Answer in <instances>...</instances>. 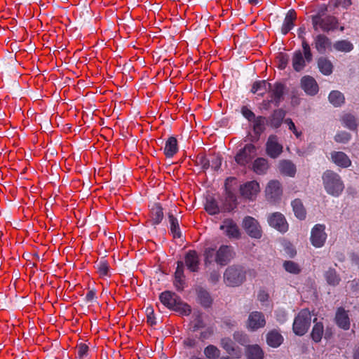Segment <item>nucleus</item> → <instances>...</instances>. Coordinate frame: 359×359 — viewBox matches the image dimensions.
<instances>
[{
    "mask_svg": "<svg viewBox=\"0 0 359 359\" xmlns=\"http://www.w3.org/2000/svg\"><path fill=\"white\" fill-rule=\"evenodd\" d=\"M159 298L163 305L182 316H189L191 313L190 306L182 302L181 298L174 292L165 291L161 294Z\"/></svg>",
    "mask_w": 359,
    "mask_h": 359,
    "instance_id": "1",
    "label": "nucleus"
},
{
    "mask_svg": "<svg viewBox=\"0 0 359 359\" xmlns=\"http://www.w3.org/2000/svg\"><path fill=\"white\" fill-rule=\"evenodd\" d=\"M325 190L329 194L338 196L343 191L344 185L339 175L333 171L327 170L323 175Z\"/></svg>",
    "mask_w": 359,
    "mask_h": 359,
    "instance_id": "2",
    "label": "nucleus"
},
{
    "mask_svg": "<svg viewBox=\"0 0 359 359\" xmlns=\"http://www.w3.org/2000/svg\"><path fill=\"white\" fill-rule=\"evenodd\" d=\"M245 280V272L241 266H230L224 273V280L226 285L236 287Z\"/></svg>",
    "mask_w": 359,
    "mask_h": 359,
    "instance_id": "3",
    "label": "nucleus"
},
{
    "mask_svg": "<svg viewBox=\"0 0 359 359\" xmlns=\"http://www.w3.org/2000/svg\"><path fill=\"white\" fill-rule=\"evenodd\" d=\"M311 322V315L309 309L301 310L293 323V331L297 335L302 336L309 330Z\"/></svg>",
    "mask_w": 359,
    "mask_h": 359,
    "instance_id": "4",
    "label": "nucleus"
},
{
    "mask_svg": "<svg viewBox=\"0 0 359 359\" xmlns=\"http://www.w3.org/2000/svg\"><path fill=\"white\" fill-rule=\"evenodd\" d=\"M312 23L316 31L328 32L337 28V20L334 16L322 17L317 15L312 17Z\"/></svg>",
    "mask_w": 359,
    "mask_h": 359,
    "instance_id": "5",
    "label": "nucleus"
},
{
    "mask_svg": "<svg viewBox=\"0 0 359 359\" xmlns=\"http://www.w3.org/2000/svg\"><path fill=\"white\" fill-rule=\"evenodd\" d=\"M255 155L256 147L252 144H248L237 153L235 161L240 165H245L251 162Z\"/></svg>",
    "mask_w": 359,
    "mask_h": 359,
    "instance_id": "6",
    "label": "nucleus"
},
{
    "mask_svg": "<svg viewBox=\"0 0 359 359\" xmlns=\"http://www.w3.org/2000/svg\"><path fill=\"white\" fill-rule=\"evenodd\" d=\"M243 227L247 233L252 238H260L262 235V228L255 218L247 216L243 219Z\"/></svg>",
    "mask_w": 359,
    "mask_h": 359,
    "instance_id": "7",
    "label": "nucleus"
},
{
    "mask_svg": "<svg viewBox=\"0 0 359 359\" xmlns=\"http://www.w3.org/2000/svg\"><path fill=\"white\" fill-rule=\"evenodd\" d=\"M325 230V226L320 224H316L312 229L310 240L314 247L321 248L324 245L327 239Z\"/></svg>",
    "mask_w": 359,
    "mask_h": 359,
    "instance_id": "8",
    "label": "nucleus"
},
{
    "mask_svg": "<svg viewBox=\"0 0 359 359\" xmlns=\"http://www.w3.org/2000/svg\"><path fill=\"white\" fill-rule=\"evenodd\" d=\"M266 318L263 313L260 311H252L249 314L247 320V327L251 331H256L265 327Z\"/></svg>",
    "mask_w": 359,
    "mask_h": 359,
    "instance_id": "9",
    "label": "nucleus"
},
{
    "mask_svg": "<svg viewBox=\"0 0 359 359\" xmlns=\"http://www.w3.org/2000/svg\"><path fill=\"white\" fill-rule=\"evenodd\" d=\"M283 145L279 143L276 135H270L266 145V154L273 158H276L283 152Z\"/></svg>",
    "mask_w": 359,
    "mask_h": 359,
    "instance_id": "10",
    "label": "nucleus"
},
{
    "mask_svg": "<svg viewBox=\"0 0 359 359\" xmlns=\"http://www.w3.org/2000/svg\"><path fill=\"white\" fill-rule=\"evenodd\" d=\"M259 184L256 181L248 182L241 186L240 191L245 198L254 200L259 192Z\"/></svg>",
    "mask_w": 359,
    "mask_h": 359,
    "instance_id": "11",
    "label": "nucleus"
},
{
    "mask_svg": "<svg viewBox=\"0 0 359 359\" xmlns=\"http://www.w3.org/2000/svg\"><path fill=\"white\" fill-rule=\"evenodd\" d=\"M268 222L270 226L280 232H285L288 229V224L281 213L275 212L271 214L268 218Z\"/></svg>",
    "mask_w": 359,
    "mask_h": 359,
    "instance_id": "12",
    "label": "nucleus"
},
{
    "mask_svg": "<svg viewBox=\"0 0 359 359\" xmlns=\"http://www.w3.org/2000/svg\"><path fill=\"white\" fill-rule=\"evenodd\" d=\"M218 250L215 245L206 246L203 251L204 264L205 266H211L215 263L219 264Z\"/></svg>",
    "mask_w": 359,
    "mask_h": 359,
    "instance_id": "13",
    "label": "nucleus"
},
{
    "mask_svg": "<svg viewBox=\"0 0 359 359\" xmlns=\"http://www.w3.org/2000/svg\"><path fill=\"white\" fill-rule=\"evenodd\" d=\"M219 265H226L234 257L235 253L230 245H222L218 249Z\"/></svg>",
    "mask_w": 359,
    "mask_h": 359,
    "instance_id": "14",
    "label": "nucleus"
},
{
    "mask_svg": "<svg viewBox=\"0 0 359 359\" xmlns=\"http://www.w3.org/2000/svg\"><path fill=\"white\" fill-rule=\"evenodd\" d=\"M221 346L230 355L236 358H241L243 355V351L239 347L235 346L233 341L229 337H224L221 339Z\"/></svg>",
    "mask_w": 359,
    "mask_h": 359,
    "instance_id": "15",
    "label": "nucleus"
},
{
    "mask_svg": "<svg viewBox=\"0 0 359 359\" xmlns=\"http://www.w3.org/2000/svg\"><path fill=\"white\" fill-rule=\"evenodd\" d=\"M220 229L229 238H238L240 236L239 229L232 219L224 220Z\"/></svg>",
    "mask_w": 359,
    "mask_h": 359,
    "instance_id": "16",
    "label": "nucleus"
},
{
    "mask_svg": "<svg viewBox=\"0 0 359 359\" xmlns=\"http://www.w3.org/2000/svg\"><path fill=\"white\" fill-rule=\"evenodd\" d=\"M284 90L285 86L281 83H276L273 86H271V89L269 90L271 97L270 101L274 102L276 106H278L283 100Z\"/></svg>",
    "mask_w": 359,
    "mask_h": 359,
    "instance_id": "17",
    "label": "nucleus"
},
{
    "mask_svg": "<svg viewBox=\"0 0 359 359\" xmlns=\"http://www.w3.org/2000/svg\"><path fill=\"white\" fill-rule=\"evenodd\" d=\"M301 84L304 90L309 95H313L318 91V86L316 80L310 76H304Z\"/></svg>",
    "mask_w": 359,
    "mask_h": 359,
    "instance_id": "18",
    "label": "nucleus"
},
{
    "mask_svg": "<svg viewBox=\"0 0 359 359\" xmlns=\"http://www.w3.org/2000/svg\"><path fill=\"white\" fill-rule=\"evenodd\" d=\"M185 264L187 269L192 271H197L198 269L199 259L198 254L194 250H189L185 255Z\"/></svg>",
    "mask_w": 359,
    "mask_h": 359,
    "instance_id": "19",
    "label": "nucleus"
},
{
    "mask_svg": "<svg viewBox=\"0 0 359 359\" xmlns=\"http://www.w3.org/2000/svg\"><path fill=\"white\" fill-rule=\"evenodd\" d=\"M335 320L339 327L345 330L350 328L349 317L347 312L344 309H338L335 316Z\"/></svg>",
    "mask_w": 359,
    "mask_h": 359,
    "instance_id": "20",
    "label": "nucleus"
},
{
    "mask_svg": "<svg viewBox=\"0 0 359 359\" xmlns=\"http://www.w3.org/2000/svg\"><path fill=\"white\" fill-rule=\"evenodd\" d=\"M296 18V12L294 10H290L287 12L281 27V32L283 34H287L294 27Z\"/></svg>",
    "mask_w": 359,
    "mask_h": 359,
    "instance_id": "21",
    "label": "nucleus"
},
{
    "mask_svg": "<svg viewBox=\"0 0 359 359\" xmlns=\"http://www.w3.org/2000/svg\"><path fill=\"white\" fill-rule=\"evenodd\" d=\"M332 161L338 166L348 168L351 165V161L348 156L341 151H334L331 154Z\"/></svg>",
    "mask_w": 359,
    "mask_h": 359,
    "instance_id": "22",
    "label": "nucleus"
},
{
    "mask_svg": "<svg viewBox=\"0 0 359 359\" xmlns=\"http://www.w3.org/2000/svg\"><path fill=\"white\" fill-rule=\"evenodd\" d=\"M177 140L175 137H170L165 142L163 153L167 158H172L178 151Z\"/></svg>",
    "mask_w": 359,
    "mask_h": 359,
    "instance_id": "23",
    "label": "nucleus"
},
{
    "mask_svg": "<svg viewBox=\"0 0 359 359\" xmlns=\"http://www.w3.org/2000/svg\"><path fill=\"white\" fill-rule=\"evenodd\" d=\"M149 222L152 225H157L161 223L163 218V208L160 204H154L151 210L149 215Z\"/></svg>",
    "mask_w": 359,
    "mask_h": 359,
    "instance_id": "24",
    "label": "nucleus"
},
{
    "mask_svg": "<svg viewBox=\"0 0 359 359\" xmlns=\"http://www.w3.org/2000/svg\"><path fill=\"white\" fill-rule=\"evenodd\" d=\"M271 88V84L265 80L257 81L252 86L251 92L263 97Z\"/></svg>",
    "mask_w": 359,
    "mask_h": 359,
    "instance_id": "25",
    "label": "nucleus"
},
{
    "mask_svg": "<svg viewBox=\"0 0 359 359\" xmlns=\"http://www.w3.org/2000/svg\"><path fill=\"white\" fill-rule=\"evenodd\" d=\"M280 172L287 176L294 177L296 173V166L290 160H282L279 162Z\"/></svg>",
    "mask_w": 359,
    "mask_h": 359,
    "instance_id": "26",
    "label": "nucleus"
},
{
    "mask_svg": "<svg viewBox=\"0 0 359 359\" xmlns=\"http://www.w3.org/2000/svg\"><path fill=\"white\" fill-rule=\"evenodd\" d=\"M283 336L276 330L269 332L266 335L267 344L271 347L277 348L283 343Z\"/></svg>",
    "mask_w": 359,
    "mask_h": 359,
    "instance_id": "27",
    "label": "nucleus"
},
{
    "mask_svg": "<svg viewBox=\"0 0 359 359\" xmlns=\"http://www.w3.org/2000/svg\"><path fill=\"white\" fill-rule=\"evenodd\" d=\"M245 355L247 359H263L264 352L257 344L249 345L245 348Z\"/></svg>",
    "mask_w": 359,
    "mask_h": 359,
    "instance_id": "28",
    "label": "nucleus"
},
{
    "mask_svg": "<svg viewBox=\"0 0 359 359\" xmlns=\"http://www.w3.org/2000/svg\"><path fill=\"white\" fill-rule=\"evenodd\" d=\"M306 62L307 60L304 55L300 50L294 53L292 57V67L295 71L300 72L305 67Z\"/></svg>",
    "mask_w": 359,
    "mask_h": 359,
    "instance_id": "29",
    "label": "nucleus"
},
{
    "mask_svg": "<svg viewBox=\"0 0 359 359\" xmlns=\"http://www.w3.org/2000/svg\"><path fill=\"white\" fill-rule=\"evenodd\" d=\"M281 192L282 191L279 182L272 180L269 182L266 189V194L268 197L275 199L281 194Z\"/></svg>",
    "mask_w": 359,
    "mask_h": 359,
    "instance_id": "30",
    "label": "nucleus"
},
{
    "mask_svg": "<svg viewBox=\"0 0 359 359\" xmlns=\"http://www.w3.org/2000/svg\"><path fill=\"white\" fill-rule=\"evenodd\" d=\"M285 116V111L282 109L275 110L270 119V124L272 127L278 128L280 126L282 121Z\"/></svg>",
    "mask_w": 359,
    "mask_h": 359,
    "instance_id": "31",
    "label": "nucleus"
},
{
    "mask_svg": "<svg viewBox=\"0 0 359 359\" xmlns=\"http://www.w3.org/2000/svg\"><path fill=\"white\" fill-rule=\"evenodd\" d=\"M316 48L317 50L323 53L325 52L326 49L330 46V42L329 39L322 34H319L315 39Z\"/></svg>",
    "mask_w": 359,
    "mask_h": 359,
    "instance_id": "32",
    "label": "nucleus"
},
{
    "mask_svg": "<svg viewBox=\"0 0 359 359\" xmlns=\"http://www.w3.org/2000/svg\"><path fill=\"white\" fill-rule=\"evenodd\" d=\"M320 71L325 75H330L332 72L333 65L330 60L326 57H320L318 60Z\"/></svg>",
    "mask_w": 359,
    "mask_h": 359,
    "instance_id": "33",
    "label": "nucleus"
},
{
    "mask_svg": "<svg viewBox=\"0 0 359 359\" xmlns=\"http://www.w3.org/2000/svg\"><path fill=\"white\" fill-rule=\"evenodd\" d=\"M268 168V161L264 158H258L253 163V170L257 174H264Z\"/></svg>",
    "mask_w": 359,
    "mask_h": 359,
    "instance_id": "34",
    "label": "nucleus"
},
{
    "mask_svg": "<svg viewBox=\"0 0 359 359\" xmlns=\"http://www.w3.org/2000/svg\"><path fill=\"white\" fill-rule=\"evenodd\" d=\"M292 205L296 217L299 219H304L306 217V210L302 201L295 199L292 202Z\"/></svg>",
    "mask_w": 359,
    "mask_h": 359,
    "instance_id": "35",
    "label": "nucleus"
},
{
    "mask_svg": "<svg viewBox=\"0 0 359 359\" xmlns=\"http://www.w3.org/2000/svg\"><path fill=\"white\" fill-rule=\"evenodd\" d=\"M168 219L170 225V231L174 238H180L181 231L180 229L178 219L172 213L168 214Z\"/></svg>",
    "mask_w": 359,
    "mask_h": 359,
    "instance_id": "36",
    "label": "nucleus"
},
{
    "mask_svg": "<svg viewBox=\"0 0 359 359\" xmlns=\"http://www.w3.org/2000/svg\"><path fill=\"white\" fill-rule=\"evenodd\" d=\"M333 48L340 52H350L353 49V45L348 40H340L333 44Z\"/></svg>",
    "mask_w": 359,
    "mask_h": 359,
    "instance_id": "37",
    "label": "nucleus"
},
{
    "mask_svg": "<svg viewBox=\"0 0 359 359\" xmlns=\"http://www.w3.org/2000/svg\"><path fill=\"white\" fill-rule=\"evenodd\" d=\"M344 126L350 130H355L358 126L357 119L350 114H344L341 118Z\"/></svg>",
    "mask_w": 359,
    "mask_h": 359,
    "instance_id": "38",
    "label": "nucleus"
},
{
    "mask_svg": "<svg viewBox=\"0 0 359 359\" xmlns=\"http://www.w3.org/2000/svg\"><path fill=\"white\" fill-rule=\"evenodd\" d=\"M328 98L330 102L335 107L342 104L345 100L344 95L338 90L332 91Z\"/></svg>",
    "mask_w": 359,
    "mask_h": 359,
    "instance_id": "39",
    "label": "nucleus"
},
{
    "mask_svg": "<svg viewBox=\"0 0 359 359\" xmlns=\"http://www.w3.org/2000/svg\"><path fill=\"white\" fill-rule=\"evenodd\" d=\"M325 277L327 283L334 286L340 282V278L334 269H330L327 271Z\"/></svg>",
    "mask_w": 359,
    "mask_h": 359,
    "instance_id": "40",
    "label": "nucleus"
},
{
    "mask_svg": "<svg viewBox=\"0 0 359 359\" xmlns=\"http://www.w3.org/2000/svg\"><path fill=\"white\" fill-rule=\"evenodd\" d=\"M204 355L208 359H217L220 355V351L214 345H208L204 349Z\"/></svg>",
    "mask_w": 359,
    "mask_h": 359,
    "instance_id": "41",
    "label": "nucleus"
},
{
    "mask_svg": "<svg viewBox=\"0 0 359 359\" xmlns=\"http://www.w3.org/2000/svg\"><path fill=\"white\" fill-rule=\"evenodd\" d=\"M323 334V325L321 323H316L312 330L311 337L313 341L318 342Z\"/></svg>",
    "mask_w": 359,
    "mask_h": 359,
    "instance_id": "42",
    "label": "nucleus"
},
{
    "mask_svg": "<svg viewBox=\"0 0 359 359\" xmlns=\"http://www.w3.org/2000/svg\"><path fill=\"white\" fill-rule=\"evenodd\" d=\"M253 121V130L256 134H260L264 130L266 118L263 116L255 117Z\"/></svg>",
    "mask_w": 359,
    "mask_h": 359,
    "instance_id": "43",
    "label": "nucleus"
},
{
    "mask_svg": "<svg viewBox=\"0 0 359 359\" xmlns=\"http://www.w3.org/2000/svg\"><path fill=\"white\" fill-rule=\"evenodd\" d=\"M283 266L287 272L291 273L298 274L301 271L299 266L292 261L285 262Z\"/></svg>",
    "mask_w": 359,
    "mask_h": 359,
    "instance_id": "44",
    "label": "nucleus"
},
{
    "mask_svg": "<svg viewBox=\"0 0 359 359\" xmlns=\"http://www.w3.org/2000/svg\"><path fill=\"white\" fill-rule=\"evenodd\" d=\"M198 299L200 303L204 307H209L212 304V299L208 292L206 291H200L198 293Z\"/></svg>",
    "mask_w": 359,
    "mask_h": 359,
    "instance_id": "45",
    "label": "nucleus"
},
{
    "mask_svg": "<svg viewBox=\"0 0 359 359\" xmlns=\"http://www.w3.org/2000/svg\"><path fill=\"white\" fill-rule=\"evenodd\" d=\"M205 210L210 215H215L219 212V208L214 200H208L205 204Z\"/></svg>",
    "mask_w": 359,
    "mask_h": 359,
    "instance_id": "46",
    "label": "nucleus"
},
{
    "mask_svg": "<svg viewBox=\"0 0 359 359\" xmlns=\"http://www.w3.org/2000/svg\"><path fill=\"white\" fill-rule=\"evenodd\" d=\"M302 46L305 58L307 60V62H310L312 60V54L309 43L304 38L302 39Z\"/></svg>",
    "mask_w": 359,
    "mask_h": 359,
    "instance_id": "47",
    "label": "nucleus"
},
{
    "mask_svg": "<svg viewBox=\"0 0 359 359\" xmlns=\"http://www.w3.org/2000/svg\"><path fill=\"white\" fill-rule=\"evenodd\" d=\"M97 271L100 276H105L108 275L109 265L107 262L101 261L97 264Z\"/></svg>",
    "mask_w": 359,
    "mask_h": 359,
    "instance_id": "48",
    "label": "nucleus"
},
{
    "mask_svg": "<svg viewBox=\"0 0 359 359\" xmlns=\"http://www.w3.org/2000/svg\"><path fill=\"white\" fill-rule=\"evenodd\" d=\"M78 358L82 359L87 356L88 352V346L86 344H80L76 347Z\"/></svg>",
    "mask_w": 359,
    "mask_h": 359,
    "instance_id": "49",
    "label": "nucleus"
},
{
    "mask_svg": "<svg viewBox=\"0 0 359 359\" xmlns=\"http://www.w3.org/2000/svg\"><path fill=\"white\" fill-rule=\"evenodd\" d=\"M351 138V135L349 133L346 132H341L336 135L334 139L336 142L340 143H346L349 141Z\"/></svg>",
    "mask_w": 359,
    "mask_h": 359,
    "instance_id": "50",
    "label": "nucleus"
},
{
    "mask_svg": "<svg viewBox=\"0 0 359 359\" xmlns=\"http://www.w3.org/2000/svg\"><path fill=\"white\" fill-rule=\"evenodd\" d=\"M233 339L241 345H244L248 341L247 335L240 332H236L233 334Z\"/></svg>",
    "mask_w": 359,
    "mask_h": 359,
    "instance_id": "51",
    "label": "nucleus"
},
{
    "mask_svg": "<svg viewBox=\"0 0 359 359\" xmlns=\"http://www.w3.org/2000/svg\"><path fill=\"white\" fill-rule=\"evenodd\" d=\"M257 299L262 305H266L269 300V294L265 290H261L257 294Z\"/></svg>",
    "mask_w": 359,
    "mask_h": 359,
    "instance_id": "52",
    "label": "nucleus"
},
{
    "mask_svg": "<svg viewBox=\"0 0 359 359\" xmlns=\"http://www.w3.org/2000/svg\"><path fill=\"white\" fill-rule=\"evenodd\" d=\"M285 123L288 126V128L290 130L292 131V133L294 134V135L299 138L302 135V132L298 131L296 128V126L294 123V122L290 118H287L285 120Z\"/></svg>",
    "mask_w": 359,
    "mask_h": 359,
    "instance_id": "53",
    "label": "nucleus"
},
{
    "mask_svg": "<svg viewBox=\"0 0 359 359\" xmlns=\"http://www.w3.org/2000/svg\"><path fill=\"white\" fill-rule=\"evenodd\" d=\"M197 161L204 170L208 169L210 166V161L204 155L198 156L197 157Z\"/></svg>",
    "mask_w": 359,
    "mask_h": 359,
    "instance_id": "54",
    "label": "nucleus"
},
{
    "mask_svg": "<svg viewBox=\"0 0 359 359\" xmlns=\"http://www.w3.org/2000/svg\"><path fill=\"white\" fill-rule=\"evenodd\" d=\"M241 113L250 121H252L255 118V114L246 106L242 107Z\"/></svg>",
    "mask_w": 359,
    "mask_h": 359,
    "instance_id": "55",
    "label": "nucleus"
},
{
    "mask_svg": "<svg viewBox=\"0 0 359 359\" xmlns=\"http://www.w3.org/2000/svg\"><path fill=\"white\" fill-rule=\"evenodd\" d=\"M278 68L280 69H284L288 63V56L287 55L280 54L279 56L278 57Z\"/></svg>",
    "mask_w": 359,
    "mask_h": 359,
    "instance_id": "56",
    "label": "nucleus"
},
{
    "mask_svg": "<svg viewBox=\"0 0 359 359\" xmlns=\"http://www.w3.org/2000/svg\"><path fill=\"white\" fill-rule=\"evenodd\" d=\"M175 278H184V262L182 261L177 262V266L175 273Z\"/></svg>",
    "mask_w": 359,
    "mask_h": 359,
    "instance_id": "57",
    "label": "nucleus"
},
{
    "mask_svg": "<svg viewBox=\"0 0 359 359\" xmlns=\"http://www.w3.org/2000/svg\"><path fill=\"white\" fill-rule=\"evenodd\" d=\"M146 311H147V323L151 325H155L156 320H155V318H154V310L151 308H147Z\"/></svg>",
    "mask_w": 359,
    "mask_h": 359,
    "instance_id": "58",
    "label": "nucleus"
},
{
    "mask_svg": "<svg viewBox=\"0 0 359 359\" xmlns=\"http://www.w3.org/2000/svg\"><path fill=\"white\" fill-rule=\"evenodd\" d=\"M222 164V158L218 156H212L211 159V167L215 170L219 168Z\"/></svg>",
    "mask_w": 359,
    "mask_h": 359,
    "instance_id": "59",
    "label": "nucleus"
},
{
    "mask_svg": "<svg viewBox=\"0 0 359 359\" xmlns=\"http://www.w3.org/2000/svg\"><path fill=\"white\" fill-rule=\"evenodd\" d=\"M183 344L187 348H194L196 344V340L194 338H187L184 340Z\"/></svg>",
    "mask_w": 359,
    "mask_h": 359,
    "instance_id": "60",
    "label": "nucleus"
},
{
    "mask_svg": "<svg viewBox=\"0 0 359 359\" xmlns=\"http://www.w3.org/2000/svg\"><path fill=\"white\" fill-rule=\"evenodd\" d=\"M96 294L95 291L93 290H89L86 295V299L88 302H91L95 298Z\"/></svg>",
    "mask_w": 359,
    "mask_h": 359,
    "instance_id": "61",
    "label": "nucleus"
},
{
    "mask_svg": "<svg viewBox=\"0 0 359 359\" xmlns=\"http://www.w3.org/2000/svg\"><path fill=\"white\" fill-rule=\"evenodd\" d=\"M184 278H175V285L177 290L183 289Z\"/></svg>",
    "mask_w": 359,
    "mask_h": 359,
    "instance_id": "62",
    "label": "nucleus"
},
{
    "mask_svg": "<svg viewBox=\"0 0 359 359\" xmlns=\"http://www.w3.org/2000/svg\"><path fill=\"white\" fill-rule=\"evenodd\" d=\"M339 6H341V1L340 0H330L329 1V4H328L329 7L337 8Z\"/></svg>",
    "mask_w": 359,
    "mask_h": 359,
    "instance_id": "63",
    "label": "nucleus"
},
{
    "mask_svg": "<svg viewBox=\"0 0 359 359\" xmlns=\"http://www.w3.org/2000/svg\"><path fill=\"white\" fill-rule=\"evenodd\" d=\"M285 316L286 314L285 311H279L278 313L277 314V318L278 320L284 321L285 319Z\"/></svg>",
    "mask_w": 359,
    "mask_h": 359,
    "instance_id": "64",
    "label": "nucleus"
}]
</instances>
